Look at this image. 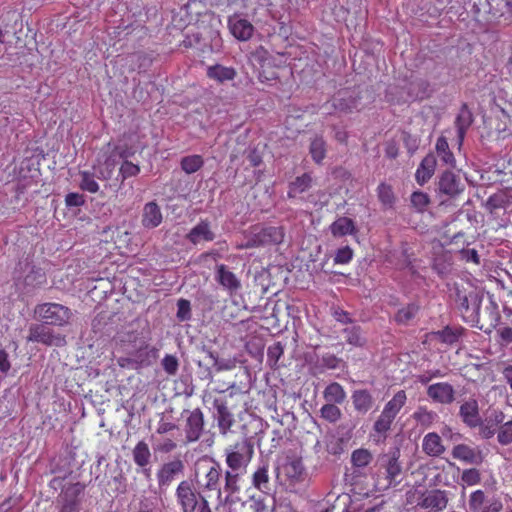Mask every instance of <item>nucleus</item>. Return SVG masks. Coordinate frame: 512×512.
Instances as JSON below:
<instances>
[{
  "label": "nucleus",
  "mask_w": 512,
  "mask_h": 512,
  "mask_svg": "<svg viewBox=\"0 0 512 512\" xmlns=\"http://www.w3.org/2000/svg\"><path fill=\"white\" fill-rule=\"evenodd\" d=\"M254 443L247 437L229 445L225 450L227 470L223 473V491L225 502L241 489V479L245 475L250 461L254 457Z\"/></svg>",
  "instance_id": "obj_1"
},
{
  "label": "nucleus",
  "mask_w": 512,
  "mask_h": 512,
  "mask_svg": "<svg viewBox=\"0 0 512 512\" xmlns=\"http://www.w3.org/2000/svg\"><path fill=\"white\" fill-rule=\"evenodd\" d=\"M401 452L398 448L383 453L378 459L379 468L375 486L379 491L397 489L404 479V469L400 461Z\"/></svg>",
  "instance_id": "obj_2"
},
{
  "label": "nucleus",
  "mask_w": 512,
  "mask_h": 512,
  "mask_svg": "<svg viewBox=\"0 0 512 512\" xmlns=\"http://www.w3.org/2000/svg\"><path fill=\"white\" fill-rule=\"evenodd\" d=\"M222 469L218 461L212 458H202L196 463L195 483L202 492L215 491L217 498L221 499L222 493H226L221 489Z\"/></svg>",
  "instance_id": "obj_3"
},
{
  "label": "nucleus",
  "mask_w": 512,
  "mask_h": 512,
  "mask_svg": "<svg viewBox=\"0 0 512 512\" xmlns=\"http://www.w3.org/2000/svg\"><path fill=\"white\" fill-rule=\"evenodd\" d=\"M175 497L182 512H212L205 492L196 489L190 481L178 483Z\"/></svg>",
  "instance_id": "obj_4"
},
{
  "label": "nucleus",
  "mask_w": 512,
  "mask_h": 512,
  "mask_svg": "<svg viewBox=\"0 0 512 512\" xmlns=\"http://www.w3.org/2000/svg\"><path fill=\"white\" fill-rule=\"evenodd\" d=\"M35 314L42 324L64 327L73 317V312L64 304L42 303L35 307Z\"/></svg>",
  "instance_id": "obj_5"
},
{
  "label": "nucleus",
  "mask_w": 512,
  "mask_h": 512,
  "mask_svg": "<svg viewBox=\"0 0 512 512\" xmlns=\"http://www.w3.org/2000/svg\"><path fill=\"white\" fill-rule=\"evenodd\" d=\"M284 228L282 226H266L254 230L245 244L238 249H253L266 245H277L284 241Z\"/></svg>",
  "instance_id": "obj_6"
},
{
  "label": "nucleus",
  "mask_w": 512,
  "mask_h": 512,
  "mask_svg": "<svg viewBox=\"0 0 512 512\" xmlns=\"http://www.w3.org/2000/svg\"><path fill=\"white\" fill-rule=\"evenodd\" d=\"M28 342L42 344L46 347H64L66 345V338L60 333L54 332L45 324H32L29 327Z\"/></svg>",
  "instance_id": "obj_7"
},
{
  "label": "nucleus",
  "mask_w": 512,
  "mask_h": 512,
  "mask_svg": "<svg viewBox=\"0 0 512 512\" xmlns=\"http://www.w3.org/2000/svg\"><path fill=\"white\" fill-rule=\"evenodd\" d=\"M204 417L201 409H194L185 419L184 434L185 444L195 443L200 440L203 434Z\"/></svg>",
  "instance_id": "obj_8"
},
{
  "label": "nucleus",
  "mask_w": 512,
  "mask_h": 512,
  "mask_svg": "<svg viewBox=\"0 0 512 512\" xmlns=\"http://www.w3.org/2000/svg\"><path fill=\"white\" fill-rule=\"evenodd\" d=\"M452 457L465 464L479 466L484 461V455L480 448L472 447L465 443L456 444L452 449Z\"/></svg>",
  "instance_id": "obj_9"
},
{
  "label": "nucleus",
  "mask_w": 512,
  "mask_h": 512,
  "mask_svg": "<svg viewBox=\"0 0 512 512\" xmlns=\"http://www.w3.org/2000/svg\"><path fill=\"white\" fill-rule=\"evenodd\" d=\"M448 505V496L446 490H424V498L419 503L421 509L430 512H442Z\"/></svg>",
  "instance_id": "obj_10"
},
{
  "label": "nucleus",
  "mask_w": 512,
  "mask_h": 512,
  "mask_svg": "<svg viewBox=\"0 0 512 512\" xmlns=\"http://www.w3.org/2000/svg\"><path fill=\"white\" fill-rule=\"evenodd\" d=\"M505 419V415L501 410H491L488 417L484 420L480 418V424L476 425L479 428V435L484 440L491 439L495 434L498 435L500 425Z\"/></svg>",
  "instance_id": "obj_11"
},
{
  "label": "nucleus",
  "mask_w": 512,
  "mask_h": 512,
  "mask_svg": "<svg viewBox=\"0 0 512 512\" xmlns=\"http://www.w3.org/2000/svg\"><path fill=\"white\" fill-rule=\"evenodd\" d=\"M438 190L449 197H456L464 191V185L460 176L453 171L446 170L439 177Z\"/></svg>",
  "instance_id": "obj_12"
},
{
  "label": "nucleus",
  "mask_w": 512,
  "mask_h": 512,
  "mask_svg": "<svg viewBox=\"0 0 512 512\" xmlns=\"http://www.w3.org/2000/svg\"><path fill=\"white\" fill-rule=\"evenodd\" d=\"M184 471V463L181 459H174L165 463L157 472V483L159 487L170 486L177 475Z\"/></svg>",
  "instance_id": "obj_13"
},
{
  "label": "nucleus",
  "mask_w": 512,
  "mask_h": 512,
  "mask_svg": "<svg viewBox=\"0 0 512 512\" xmlns=\"http://www.w3.org/2000/svg\"><path fill=\"white\" fill-rule=\"evenodd\" d=\"M85 490V485L81 482L68 484L62 490L60 498L63 501L64 512H75L79 503V498Z\"/></svg>",
  "instance_id": "obj_14"
},
{
  "label": "nucleus",
  "mask_w": 512,
  "mask_h": 512,
  "mask_svg": "<svg viewBox=\"0 0 512 512\" xmlns=\"http://www.w3.org/2000/svg\"><path fill=\"white\" fill-rule=\"evenodd\" d=\"M228 28L233 37L240 41H246L253 36L254 26L248 20L238 14L229 16Z\"/></svg>",
  "instance_id": "obj_15"
},
{
  "label": "nucleus",
  "mask_w": 512,
  "mask_h": 512,
  "mask_svg": "<svg viewBox=\"0 0 512 512\" xmlns=\"http://www.w3.org/2000/svg\"><path fill=\"white\" fill-rule=\"evenodd\" d=\"M427 395L436 403L449 404L455 400L454 387L446 382L428 386Z\"/></svg>",
  "instance_id": "obj_16"
},
{
  "label": "nucleus",
  "mask_w": 512,
  "mask_h": 512,
  "mask_svg": "<svg viewBox=\"0 0 512 512\" xmlns=\"http://www.w3.org/2000/svg\"><path fill=\"white\" fill-rule=\"evenodd\" d=\"M458 415H460L466 427L475 428L476 425L480 424L481 419L479 402L473 398L468 399L461 404Z\"/></svg>",
  "instance_id": "obj_17"
},
{
  "label": "nucleus",
  "mask_w": 512,
  "mask_h": 512,
  "mask_svg": "<svg viewBox=\"0 0 512 512\" xmlns=\"http://www.w3.org/2000/svg\"><path fill=\"white\" fill-rule=\"evenodd\" d=\"M185 238L193 245H197L201 241H213L215 234L211 229L210 222L207 219H202L186 234Z\"/></svg>",
  "instance_id": "obj_18"
},
{
  "label": "nucleus",
  "mask_w": 512,
  "mask_h": 512,
  "mask_svg": "<svg viewBox=\"0 0 512 512\" xmlns=\"http://www.w3.org/2000/svg\"><path fill=\"white\" fill-rule=\"evenodd\" d=\"M421 449L431 458H438L446 451L445 445L438 433L430 432L422 438Z\"/></svg>",
  "instance_id": "obj_19"
},
{
  "label": "nucleus",
  "mask_w": 512,
  "mask_h": 512,
  "mask_svg": "<svg viewBox=\"0 0 512 512\" xmlns=\"http://www.w3.org/2000/svg\"><path fill=\"white\" fill-rule=\"evenodd\" d=\"M216 280L222 285L230 294H234L240 289V280L236 274L228 269L226 264H217L216 266Z\"/></svg>",
  "instance_id": "obj_20"
},
{
  "label": "nucleus",
  "mask_w": 512,
  "mask_h": 512,
  "mask_svg": "<svg viewBox=\"0 0 512 512\" xmlns=\"http://www.w3.org/2000/svg\"><path fill=\"white\" fill-rule=\"evenodd\" d=\"M163 222V215L155 201H149L142 209L141 225L148 229H153Z\"/></svg>",
  "instance_id": "obj_21"
},
{
  "label": "nucleus",
  "mask_w": 512,
  "mask_h": 512,
  "mask_svg": "<svg viewBox=\"0 0 512 512\" xmlns=\"http://www.w3.org/2000/svg\"><path fill=\"white\" fill-rule=\"evenodd\" d=\"M437 165L436 156L432 153H428L425 158H423L414 173V178L418 185H423L435 174Z\"/></svg>",
  "instance_id": "obj_22"
},
{
  "label": "nucleus",
  "mask_w": 512,
  "mask_h": 512,
  "mask_svg": "<svg viewBox=\"0 0 512 512\" xmlns=\"http://www.w3.org/2000/svg\"><path fill=\"white\" fill-rule=\"evenodd\" d=\"M207 77L218 84H224L228 81L235 80L237 77V71L233 67H228L222 64H213L207 68Z\"/></svg>",
  "instance_id": "obj_23"
},
{
  "label": "nucleus",
  "mask_w": 512,
  "mask_h": 512,
  "mask_svg": "<svg viewBox=\"0 0 512 512\" xmlns=\"http://www.w3.org/2000/svg\"><path fill=\"white\" fill-rule=\"evenodd\" d=\"M352 403L354 410L360 414H366L374 406V398L367 389H357L352 394Z\"/></svg>",
  "instance_id": "obj_24"
},
{
  "label": "nucleus",
  "mask_w": 512,
  "mask_h": 512,
  "mask_svg": "<svg viewBox=\"0 0 512 512\" xmlns=\"http://www.w3.org/2000/svg\"><path fill=\"white\" fill-rule=\"evenodd\" d=\"M132 459H134L136 465L142 468V473L148 477L150 475V468L148 466L150 464L151 453L147 442H137L134 450H132Z\"/></svg>",
  "instance_id": "obj_25"
},
{
  "label": "nucleus",
  "mask_w": 512,
  "mask_h": 512,
  "mask_svg": "<svg viewBox=\"0 0 512 512\" xmlns=\"http://www.w3.org/2000/svg\"><path fill=\"white\" fill-rule=\"evenodd\" d=\"M473 123V114L470 109H468L467 104H462L460 112H458L455 119V127L457 130V138L458 143L462 145L464 141V137L468 128L471 127Z\"/></svg>",
  "instance_id": "obj_26"
},
{
  "label": "nucleus",
  "mask_w": 512,
  "mask_h": 512,
  "mask_svg": "<svg viewBox=\"0 0 512 512\" xmlns=\"http://www.w3.org/2000/svg\"><path fill=\"white\" fill-rule=\"evenodd\" d=\"M358 99L349 91H340L331 101L332 107L340 113H351L357 108Z\"/></svg>",
  "instance_id": "obj_27"
},
{
  "label": "nucleus",
  "mask_w": 512,
  "mask_h": 512,
  "mask_svg": "<svg viewBox=\"0 0 512 512\" xmlns=\"http://www.w3.org/2000/svg\"><path fill=\"white\" fill-rule=\"evenodd\" d=\"M436 149V159L442 163V165L447 166L449 169H454L456 167V159L454 153L450 151L447 139L445 136H439L435 145Z\"/></svg>",
  "instance_id": "obj_28"
},
{
  "label": "nucleus",
  "mask_w": 512,
  "mask_h": 512,
  "mask_svg": "<svg viewBox=\"0 0 512 512\" xmlns=\"http://www.w3.org/2000/svg\"><path fill=\"white\" fill-rule=\"evenodd\" d=\"M330 233L334 237H343L357 233L355 223L352 218L340 216L329 226Z\"/></svg>",
  "instance_id": "obj_29"
},
{
  "label": "nucleus",
  "mask_w": 512,
  "mask_h": 512,
  "mask_svg": "<svg viewBox=\"0 0 512 512\" xmlns=\"http://www.w3.org/2000/svg\"><path fill=\"white\" fill-rule=\"evenodd\" d=\"M456 303L458 305V309H460L464 318L473 317L474 313L479 308V304L476 303V295L472 292L465 294L457 290Z\"/></svg>",
  "instance_id": "obj_30"
},
{
  "label": "nucleus",
  "mask_w": 512,
  "mask_h": 512,
  "mask_svg": "<svg viewBox=\"0 0 512 512\" xmlns=\"http://www.w3.org/2000/svg\"><path fill=\"white\" fill-rule=\"evenodd\" d=\"M252 484L254 488L260 492H263L266 495H271L272 487L271 481L269 480L267 464L257 467L252 476Z\"/></svg>",
  "instance_id": "obj_31"
},
{
  "label": "nucleus",
  "mask_w": 512,
  "mask_h": 512,
  "mask_svg": "<svg viewBox=\"0 0 512 512\" xmlns=\"http://www.w3.org/2000/svg\"><path fill=\"white\" fill-rule=\"evenodd\" d=\"M395 417L381 412L380 416L376 418L373 425V437L378 442L384 441L387 436V432L390 431Z\"/></svg>",
  "instance_id": "obj_32"
},
{
  "label": "nucleus",
  "mask_w": 512,
  "mask_h": 512,
  "mask_svg": "<svg viewBox=\"0 0 512 512\" xmlns=\"http://www.w3.org/2000/svg\"><path fill=\"white\" fill-rule=\"evenodd\" d=\"M218 412V427L221 435H227L230 428L235 424L231 412L225 402H216Z\"/></svg>",
  "instance_id": "obj_33"
},
{
  "label": "nucleus",
  "mask_w": 512,
  "mask_h": 512,
  "mask_svg": "<svg viewBox=\"0 0 512 512\" xmlns=\"http://www.w3.org/2000/svg\"><path fill=\"white\" fill-rule=\"evenodd\" d=\"M405 403H407V394L404 390H400L393 395L392 399L385 403L382 412L396 418Z\"/></svg>",
  "instance_id": "obj_34"
},
{
  "label": "nucleus",
  "mask_w": 512,
  "mask_h": 512,
  "mask_svg": "<svg viewBox=\"0 0 512 512\" xmlns=\"http://www.w3.org/2000/svg\"><path fill=\"white\" fill-rule=\"evenodd\" d=\"M312 186V176L309 173H304L301 176H296L295 179L289 184L288 197L294 198L296 195L309 191Z\"/></svg>",
  "instance_id": "obj_35"
},
{
  "label": "nucleus",
  "mask_w": 512,
  "mask_h": 512,
  "mask_svg": "<svg viewBox=\"0 0 512 512\" xmlns=\"http://www.w3.org/2000/svg\"><path fill=\"white\" fill-rule=\"evenodd\" d=\"M346 397L347 394L344 387L337 382L330 383L324 390V398L327 403L342 404L345 402Z\"/></svg>",
  "instance_id": "obj_36"
},
{
  "label": "nucleus",
  "mask_w": 512,
  "mask_h": 512,
  "mask_svg": "<svg viewBox=\"0 0 512 512\" xmlns=\"http://www.w3.org/2000/svg\"><path fill=\"white\" fill-rule=\"evenodd\" d=\"M309 152L312 160L317 164H320L325 159L327 153V144L326 141L323 140L322 136L313 138L310 143Z\"/></svg>",
  "instance_id": "obj_37"
},
{
  "label": "nucleus",
  "mask_w": 512,
  "mask_h": 512,
  "mask_svg": "<svg viewBox=\"0 0 512 512\" xmlns=\"http://www.w3.org/2000/svg\"><path fill=\"white\" fill-rule=\"evenodd\" d=\"M180 164L181 169L190 175L202 169L204 160L201 155L193 154L183 157Z\"/></svg>",
  "instance_id": "obj_38"
},
{
  "label": "nucleus",
  "mask_w": 512,
  "mask_h": 512,
  "mask_svg": "<svg viewBox=\"0 0 512 512\" xmlns=\"http://www.w3.org/2000/svg\"><path fill=\"white\" fill-rule=\"evenodd\" d=\"M343 334L349 345L354 347H363L365 345V338L362 337V330L360 326L344 328Z\"/></svg>",
  "instance_id": "obj_39"
},
{
  "label": "nucleus",
  "mask_w": 512,
  "mask_h": 512,
  "mask_svg": "<svg viewBox=\"0 0 512 512\" xmlns=\"http://www.w3.org/2000/svg\"><path fill=\"white\" fill-rule=\"evenodd\" d=\"M412 417L420 426L429 427L436 421L437 414L425 407H419L418 410L414 411Z\"/></svg>",
  "instance_id": "obj_40"
},
{
  "label": "nucleus",
  "mask_w": 512,
  "mask_h": 512,
  "mask_svg": "<svg viewBox=\"0 0 512 512\" xmlns=\"http://www.w3.org/2000/svg\"><path fill=\"white\" fill-rule=\"evenodd\" d=\"M378 198L381 204L388 209L393 208L395 203V195L390 184L381 183L378 186Z\"/></svg>",
  "instance_id": "obj_41"
},
{
  "label": "nucleus",
  "mask_w": 512,
  "mask_h": 512,
  "mask_svg": "<svg viewBox=\"0 0 512 512\" xmlns=\"http://www.w3.org/2000/svg\"><path fill=\"white\" fill-rule=\"evenodd\" d=\"M343 413L335 403H326L320 409V417L329 423H336L341 419Z\"/></svg>",
  "instance_id": "obj_42"
},
{
  "label": "nucleus",
  "mask_w": 512,
  "mask_h": 512,
  "mask_svg": "<svg viewBox=\"0 0 512 512\" xmlns=\"http://www.w3.org/2000/svg\"><path fill=\"white\" fill-rule=\"evenodd\" d=\"M462 330L457 328L445 327L438 330L434 335L447 345H453L461 337Z\"/></svg>",
  "instance_id": "obj_43"
},
{
  "label": "nucleus",
  "mask_w": 512,
  "mask_h": 512,
  "mask_svg": "<svg viewBox=\"0 0 512 512\" xmlns=\"http://www.w3.org/2000/svg\"><path fill=\"white\" fill-rule=\"evenodd\" d=\"M419 312V306L416 304H409L402 307L397 313H395L394 319L399 324L406 325L413 319Z\"/></svg>",
  "instance_id": "obj_44"
},
{
  "label": "nucleus",
  "mask_w": 512,
  "mask_h": 512,
  "mask_svg": "<svg viewBox=\"0 0 512 512\" xmlns=\"http://www.w3.org/2000/svg\"><path fill=\"white\" fill-rule=\"evenodd\" d=\"M410 202L414 210L422 213L425 212L428 208L430 198L426 192L416 191L412 192L410 196Z\"/></svg>",
  "instance_id": "obj_45"
},
{
  "label": "nucleus",
  "mask_w": 512,
  "mask_h": 512,
  "mask_svg": "<svg viewBox=\"0 0 512 512\" xmlns=\"http://www.w3.org/2000/svg\"><path fill=\"white\" fill-rule=\"evenodd\" d=\"M373 459V455L369 450L358 449L352 453V464L354 467H367Z\"/></svg>",
  "instance_id": "obj_46"
},
{
  "label": "nucleus",
  "mask_w": 512,
  "mask_h": 512,
  "mask_svg": "<svg viewBox=\"0 0 512 512\" xmlns=\"http://www.w3.org/2000/svg\"><path fill=\"white\" fill-rule=\"evenodd\" d=\"M81 182L80 188L89 193H97L100 190V185L95 181L94 175L88 171H82L80 173Z\"/></svg>",
  "instance_id": "obj_47"
},
{
  "label": "nucleus",
  "mask_w": 512,
  "mask_h": 512,
  "mask_svg": "<svg viewBox=\"0 0 512 512\" xmlns=\"http://www.w3.org/2000/svg\"><path fill=\"white\" fill-rule=\"evenodd\" d=\"M284 354L283 346L280 342H276L267 348V363L272 369L277 368V363Z\"/></svg>",
  "instance_id": "obj_48"
},
{
  "label": "nucleus",
  "mask_w": 512,
  "mask_h": 512,
  "mask_svg": "<svg viewBox=\"0 0 512 512\" xmlns=\"http://www.w3.org/2000/svg\"><path fill=\"white\" fill-rule=\"evenodd\" d=\"M486 502L485 493L483 490H474L468 498V508L471 512H480L484 508Z\"/></svg>",
  "instance_id": "obj_49"
},
{
  "label": "nucleus",
  "mask_w": 512,
  "mask_h": 512,
  "mask_svg": "<svg viewBox=\"0 0 512 512\" xmlns=\"http://www.w3.org/2000/svg\"><path fill=\"white\" fill-rule=\"evenodd\" d=\"M481 480L480 470L475 467L464 469L461 474V482L467 486L478 485Z\"/></svg>",
  "instance_id": "obj_50"
},
{
  "label": "nucleus",
  "mask_w": 512,
  "mask_h": 512,
  "mask_svg": "<svg viewBox=\"0 0 512 512\" xmlns=\"http://www.w3.org/2000/svg\"><path fill=\"white\" fill-rule=\"evenodd\" d=\"M497 440L502 446L512 443V420L502 422L498 430Z\"/></svg>",
  "instance_id": "obj_51"
},
{
  "label": "nucleus",
  "mask_w": 512,
  "mask_h": 512,
  "mask_svg": "<svg viewBox=\"0 0 512 512\" xmlns=\"http://www.w3.org/2000/svg\"><path fill=\"white\" fill-rule=\"evenodd\" d=\"M140 173L139 165L132 163L130 160H123L119 168L121 181H125L129 177H137Z\"/></svg>",
  "instance_id": "obj_52"
},
{
  "label": "nucleus",
  "mask_w": 512,
  "mask_h": 512,
  "mask_svg": "<svg viewBox=\"0 0 512 512\" xmlns=\"http://www.w3.org/2000/svg\"><path fill=\"white\" fill-rule=\"evenodd\" d=\"M158 358V350L155 347L147 349L145 352H140L137 355V363L141 367H148L153 364Z\"/></svg>",
  "instance_id": "obj_53"
},
{
  "label": "nucleus",
  "mask_w": 512,
  "mask_h": 512,
  "mask_svg": "<svg viewBox=\"0 0 512 512\" xmlns=\"http://www.w3.org/2000/svg\"><path fill=\"white\" fill-rule=\"evenodd\" d=\"M303 466L301 460L293 459L284 465L285 475L292 479H297L302 474Z\"/></svg>",
  "instance_id": "obj_54"
},
{
  "label": "nucleus",
  "mask_w": 512,
  "mask_h": 512,
  "mask_svg": "<svg viewBox=\"0 0 512 512\" xmlns=\"http://www.w3.org/2000/svg\"><path fill=\"white\" fill-rule=\"evenodd\" d=\"M354 256L353 249L345 246L343 248H338L334 257L335 264L345 265L348 264Z\"/></svg>",
  "instance_id": "obj_55"
},
{
  "label": "nucleus",
  "mask_w": 512,
  "mask_h": 512,
  "mask_svg": "<svg viewBox=\"0 0 512 512\" xmlns=\"http://www.w3.org/2000/svg\"><path fill=\"white\" fill-rule=\"evenodd\" d=\"M176 315L181 321H186L191 318V304L189 300L184 298L178 299Z\"/></svg>",
  "instance_id": "obj_56"
},
{
  "label": "nucleus",
  "mask_w": 512,
  "mask_h": 512,
  "mask_svg": "<svg viewBox=\"0 0 512 512\" xmlns=\"http://www.w3.org/2000/svg\"><path fill=\"white\" fill-rule=\"evenodd\" d=\"M423 499V490L411 488L406 492V504L412 507H419V503Z\"/></svg>",
  "instance_id": "obj_57"
},
{
  "label": "nucleus",
  "mask_w": 512,
  "mask_h": 512,
  "mask_svg": "<svg viewBox=\"0 0 512 512\" xmlns=\"http://www.w3.org/2000/svg\"><path fill=\"white\" fill-rule=\"evenodd\" d=\"M162 366L168 375H175L178 370V361L174 355L166 354L162 361Z\"/></svg>",
  "instance_id": "obj_58"
},
{
  "label": "nucleus",
  "mask_w": 512,
  "mask_h": 512,
  "mask_svg": "<svg viewBox=\"0 0 512 512\" xmlns=\"http://www.w3.org/2000/svg\"><path fill=\"white\" fill-rule=\"evenodd\" d=\"M26 281L28 284L36 283V285H42V284L46 283V274L41 269L34 268L27 275Z\"/></svg>",
  "instance_id": "obj_59"
},
{
  "label": "nucleus",
  "mask_w": 512,
  "mask_h": 512,
  "mask_svg": "<svg viewBox=\"0 0 512 512\" xmlns=\"http://www.w3.org/2000/svg\"><path fill=\"white\" fill-rule=\"evenodd\" d=\"M341 363V359H339L335 354H324L321 357V364L328 370H335L339 368V364Z\"/></svg>",
  "instance_id": "obj_60"
},
{
  "label": "nucleus",
  "mask_w": 512,
  "mask_h": 512,
  "mask_svg": "<svg viewBox=\"0 0 512 512\" xmlns=\"http://www.w3.org/2000/svg\"><path fill=\"white\" fill-rule=\"evenodd\" d=\"M65 203L67 207H81L84 205V196L77 192H69L66 194Z\"/></svg>",
  "instance_id": "obj_61"
},
{
  "label": "nucleus",
  "mask_w": 512,
  "mask_h": 512,
  "mask_svg": "<svg viewBox=\"0 0 512 512\" xmlns=\"http://www.w3.org/2000/svg\"><path fill=\"white\" fill-rule=\"evenodd\" d=\"M113 152L119 156L123 161L135 155V150L127 144H119L114 147Z\"/></svg>",
  "instance_id": "obj_62"
},
{
  "label": "nucleus",
  "mask_w": 512,
  "mask_h": 512,
  "mask_svg": "<svg viewBox=\"0 0 512 512\" xmlns=\"http://www.w3.org/2000/svg\"><path fill=\"white\" fill-rule=\"evenodd\" d=\"M176 448L177 443L174 440L170 438H165L163 439V441L158 442V444L155 447V450L159 451L160 453L166 454L175 451Z\"/></svg>",
  "instance_id": "obj_63"
},
{
  "label": "nucleus",
  "mask_w": 512,
  "mask_h": 512,
  "mask_svg": "<svg viewBox=\"0 0 512 512\" xmlns=\"http://www.w3.org/2000/svg\"><path fill=\"white\" fill-rule=\"evenodd\" d=\"M419 89L416 98L422 100L429 97V82L426 80H417L411 84Z\"/></svg>",
  "instance_id": "obj_64"
}]
</instances>
